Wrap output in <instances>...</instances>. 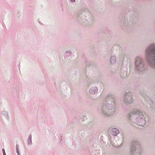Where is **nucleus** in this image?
<instances>
[{"label": "nucleus", "instance_id": "obj_7", "mask_svg": "<svg viewBox=\"0 0 155 155\" xmlns=\"http://www.w3.org/2000/svg\"><path fill=\"white\" fill-rule=\"evenodd\" d=\"M139 124V125H141V126L143 125V124H142V123H140V122Z\"/></svg>", "mask_w": 155, "mask_h": 155}, {"label": "nucleus", "instance_id": "obj_3", "mask_svg": "<svg viewBox=\"0 0 155 155\" xmlns=\"http://www.w3.org/2000/svg\"><path fill=\"white\" fill-rule=\"evenodd\" d=\"M116 58L115 56H112L111 57L110 59V63L112 64H114L116 62Z\"/></svg>", "mask_w": 155, "mask_h": 155}, {"label": "nucleus", "instance_id": "obj_9", "mask_svg": "<svg viewBox=\"0 0 155 155\" xmlns=\"http://www.w3.org/2000/svg\"><path fill=\"white\" fill-rule=\"evenodd\" d=\"M137 113H137H136L135 112H134V113H135V114H136V113Z\"/></svg>", "mask_w": 155, "mask_h": 155}, {"label": "nucleus", "instance_id": "obj_11", "mask_svg": "<svg viewBox=\"0 0 155 155\" xmlns=\"http://www.w3.org/2000/svg\"><path fill=\"white\" fill-rule=\"evenodd\" d=\"M5 155H6V154H5Z\"/></svg>", "mask_w": 155, "mask_h": 155}, {"label": "nucleus", "instance_id": "obj_5", "mask_svg": "<svg viewBox=\"0 0 155 155\" xmlns=\"http://www.w3.org/2000/svg\"><path fill=\"white\" fill-rule=\"evenodd\" d=\"M19 146L18 145H16V150H17V152L18 153V147Z\"/></svg>", "mask_w": 155, "mask_h": 155}, {"label": "nucleus", "instance_id": "obj_6", "mask_svg": "<svg viewBox=\"0 0 155 155\" xmlns=\"http://www.w3.org/2000/svg\"><path fill=\"white\" fill-rule=\"evenodd\" d=\"M2 151L3 154V155H5V151L4 149H2Z\"/></svg>", "mask_w": 155, "mask_h": 155}, {"label": "nucleus", "instance_id": "obj_2", "mask_svg": "<svg viewBox=\"0 0 155 155\" xmlns=\"http://www.w3.org/2000/svg\"><path fill=\"white\" fill-rule=\"evenodd\" d=\"M110 132L112 135L115 136L117 135L119 133V130L115 128H112Z\"/></svg>", "mask_w": 155, "mask_h": 155}, {"label": "nucleus", "instance_id": "obj_10", "mask_svg": "<svg viewBox=\"0 0 155 155\" xmlns=\"http://www.w3.org/2000/svg\"><path fill=\"white\" fill-rule=\"evenodd\" d=\"M18 153V155H19V154Z\"/></svg>", "mask_w": 155, "mask_h": 155}, {"label": "nucleus", "instance_id": "obj_8", "mask_svg": "<svg viewBox=\"0 0 155 155\" xmlns=\"http://www.w3.org/2000/svg\"><path fill=\"white\" fill-rule=\"evenodd\" d=\"M71 2H74L75 1V0H71Z\"/></svg>", "mask_w": 155, "mask_h": 155}, {"label": "nucleus", "instance_id": "obj_4", "mask_svg": "<svg viewBox=\"0 0 155 155\" xmlns=\"http://www.w3.org/2000/svg\"><path fill=\"white\" fill-rule=\"evenodd\" d=\"M138 119H140V121L141 122L144 121V120L143 118H141L140 117H139Z\"/></svg>", "mask_w": 155, "mask_h": 155}, {"label": "nucleus", "instance_id": "obj_1", "mask_svg": "<svg viewBox=\"0 0 155 155\" xmlns=\"http://www.w3.org/2000/svg\"><path fill=\"white\" fill-rule=\"evenodd\" d=\"M135 65L138 70L140 71H143V65L141 63V60L140 58H137L135 62Z\"/></svg>", "mask_w": 155, "mask_h": 155}]
</instances>
